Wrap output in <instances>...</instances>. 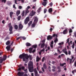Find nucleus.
I'll return each instance as SVG.
<instances>
[{
    "instance_id": "nucleus-52",
    "label": "nucleus",
    "mask_w": 76,
    "mask_h": 76,
    "mask_svg": "<svg viewBox=\"0 0 76 76\" xmlns=\"http://www.w3.org/2000/svg\"><path fill=\"white\" fill-rule=\"evenodd\" d=\"M74 66H75V67L76 66V61L75 62Z\"/></svg>"
},
{
    "instance_id": "nucleus-34",
    "label": "nucleus",
    "mask_w": 76,
    "mask_h": 76,
    "mask_svg": "<svg viewBox=\"0 0 76 76\" xmlns=\"http://www.w3.org/2000/svg\"><path fill=\"white\" fill-rule=\"evenodd\" d=\"M66 65V63H64L62 64H61L60 65L61 66H63L64 65Z\"/></svg>"
},
{
    "instance_id": "nucleus-9",
    "label": "nucleus",
    "mask_w": 76,
    "mask_h": 76,
    "mask_svg": "<svg viewBox=\"0 0 76 76\" xmlns=\"http://www.w3.org/2000/svg\"><path fill=\"white\" fill-rule=\"evenodd\" d=\"M68 29L66 28V29L64 30L63 31V34H67V32L68 31H67Z\"/></svg>"
},
{
    "instance_id": "nucleus-2",
    "label": "nucleus",
    "mask_w": 76,
    "mask_h": 76,
    "mask_svg": "<svg viewBox=\"0 0 76 76\" xmlns=\"http://www.w3.org/2000/svg\"><path fill=\"white\" fill-rule=\"evenodd\" d=\"M28 70L30 72H33L34 68H33V62L31 61H30L28 64Z\"/></svg>"
},
{
    "instance_id": "nucleus-29",
    "label": "nucleus",
    "mask_w": 76,
    "mask_h": 76,
    "mask_svg": "<svg viewBox=\"0 0 76 76\" xmlns=\"http://www.w3.org/2000/svg\"><path fill=\"white\" fill-rule=\"evenodd\" d=\"M7 58V56H5L3 58V59L4 61L6 60Z\"/></svg>"
},
{
    "instance_id": "nucleus-38",
    "label": "nucleus",
    "mask_w": 76,
    "mask_h": 76,
    "mask_svg": "<svg viewBox=\"0 0 76 76\" xmlns=\"http://www.w3.org/2000/svg\"><path fill=\"white\" fill-rule=\"evenodd\" d=\"M21 18V16H19L18 17V20H20Z\"/></svg>"
},
{
    "instance_id": "nucleus-50",
    "label": "nucleus",
    "mask_w": 76,
    "mask_h": 76,
    "mask_svg": "<svg viewBox=\"0 0 76 76\" xmlns=\"http://www.w3.org/2000/svg\"><path fill=\"white\" fill-rule=\"evenodd\" d=\"M72 30L71 29H70L69 30V33H72Z\"/></svg>"
},
{
    "instance_id": "nucleus-8",
    "label": "nucleus",
    "mask_w": 76,
    "mask_h": 76,
    "mask_svg": "<svg viewBox=\"0 0 76 76\" xmlns=\"http://www.w3.org/2000/svg\"><path fill=\"white\" fill-rule=\"evenodd\" d=\"M11 45H9V46H7V47H6V49H7V51H9L10 50V47Z\"/></svg>"
},
{
    "instance_id": "nucleus-28",
    "label": "nucleus",
    "mask_w": 76,
    "mask_h": 76,
    "mask_svg": "<svg viewBox=\"0 0 76 76\" xmlns=\"http://www.w3.org/2000/svg\"><path fill=\"white\" fill-rule=\"evenodd\" d=\"M67 42H66V44H67V43L69 45H70V43H69V39H68L67 40Z\"/></svg>"
},
{
    "instance_id": "nucleus-41",
    "label": "nucleus",
    "mask_w": 76,
    "mask_h": 76,
    "mask_svg": "<svg viewBox=\"0 0 76 76\" xmlns=\"http://www.w3.org/2000/svg\"><path fill=\"white\" fill-rule=\"evenodd\" d=\"M75 44H73V45H72V48H75Z\"/></svg>"
},
{
    "instance_id": "nucleus-63",
    "label": "nucleus",
    "mask_w": 76,
    "mask_h": 76,
    "mask_svg": "<svg viewBox=\"0 0 76 76\" xmlns=\"http://www.w3.org/2000/svg\"><path fill=\"white\" fill-rule=\"evenodd\" d=\"M7 4H8V5H10V2H8Z\"/></svg>"
},
{
    "instance_id": "nucleus-51",
    "label": "nucleus",
    "mask_w": 76,
    "mask_h": 76,
    "mask_svg": "<svg viewBox=\"0 0 76 76\" xmlns=\"http://www.w3.org/2000/svg\"><path fill=\"white\" fill-rule=\"evenodd\" d=\"M18 7L20 9H21L22 8V7L21 6H19Z\"/></svg>"
},
{
    "instance_id": "nucleus-10",
    "label": "nucleus",
    "mask_w": 76,
    "mask_h": 76,
    "mask_svg": "<svg viewBox=\"0 0 76 76\" xmlns=\"http://www.w3.org/2000/svg\"><path fill=\"white\" fill-rule=\"evenodd\" d=\"M53 37V36H51L50 35H49L47 37V39L48 40H51V39H52V37Z\"/></svg>"
},
{
    "instance_id": "nucleus-4",
    "label": "nucleus",
    "mask_w": 76,
    "mask_h": 76,
    "mask_svg": "<svg viewBox=\"0 0 76 76\" xmlns=\"http://www.w3.org/2000/svg\"><path fill=\"white\" fill-rule=\"evenodd\" d=\"M29 21V17H27L26 19L25 20L24 23L25 24H27L28 22Z\"/></svg>"
},
{
    "instance_id": "nucleus-7",
    "label": "nucleus",
    "mask_w": 76,
    "mask_h": 76,
    "mask_svg": "<svg viewBox=\"0 0 76 76\" xmlns=\"http://www.w3.org/2000/svg\"><path fill=\"white\" fill-rule=\"evenodd\" d=\"M34 72L35 73V75L36 76H39V75L38 74V72L37 70V69H35L34 70Z\"/></svg>"
},
{
    "instance_id": "nucleus-23",
    "label": "nucleus",
    "mask_w": 76,
    "mask_h": 76,
    "mask_svg": "<svg viewBox=\"0 0 76 76\" xmlns=\"http://www.w3.org/2000/svg\"><path fill=\"white\" fill-rule=\"evenodd\" d=\"M43 67H44V69H47V66H46V65L45 63L43 64Z\"/></svg>"
},
{
    "instance_id": "nucleus-20",
    "label": "nucleus",
    "mask_w": 76,
    "mask_h": 76,
    "mask_svg": "<svg viewBox=\"0 0 76 76\" xmlns=\"http://www.w3.org/2000/svg\"><path fill=\"white\" fill-rule=\"evenodd\" d=\"M53 41H52L51 42L50 44V47L51 48H53Z\"/></svg>"
},
{
    "instance_id": "nucleus-60",
    "label": "nucleus",
    "mask_w": 76,
    "mask_h": 76,
    "mask_svg": "<svg viewBox=\"0 0 76 76\" xmlns=\"http://www.w3.org/2000/svg\"><path fill=\"white\" fill-rule=\"evenodd\" d=\"M45 50V49H44V48L43 49L41 50V51L42 52V51H44Z\"/></svg>"
},
{
    "instance_id": "nucleus-16",
    "label": "nucleus",
    "mask_w": 76,
    "mask_h": 76,
    "mask_svg": "<svg viewBox=\"0 0 76 76\" xmlns=\"http://www.w3.org/2000/svg\"><path fill=\"white\" fill-rule=\"evenodd\" d=\"M39 60H40V58H39L38 56H37L36 58V61H39Z\"/></svg>"
},
{
    "instance_id": "nucleus-64",
    "label": "nucleus",
    "mask_w": 76,
    "mask_h": 76,
    "mask_svg": "<svg viewBox=\"0 0 76 76\" xmlns=\"http://www.w3.org/2000/svg\"><path fill=\"white\" fill-rule=\"evenodd\" d=\"M21 69H25V67L24 66H22Z\"/></svg>"
},
{
    "instance_id": "nucleus-26",
    "label": "nucleus",
    "mask_w": 76,
    "mask_h": 76,
    "mask_svg": "<svg viewBox=\"0 0 76 76\" xmlns=\"http://www.w3.org/2000/svg\"><path fill=\"white\" fill-rule=\"evenodd\" d=\"M42 5L45 6H46V4H47V3L45 2H43L42 3Z\"/></svg>"
},
{
    "instance_id": "nucleus-40",
    "label": "nucleus",
    "mask_w": 76,
    "mask_h": 76,
    "mask_svg": "<svg viewBox=\"0 0 76 76\" xmlns=\"http://www.w3.org/2000/svg\"><path fill=\"white\" fill-rule=\"evenodd\" d=\"M47 9H45L44 10V13H46V12H47Z\"/></svg>"
},
{
    "instance_id": "nucleus-53",
    "label": "nucleus",
    "mask_w": 76,
    "mask_h": 76,
    "mask_svg": "<svg viewBox=\"0 0 76 76\" xmlns=\"http://www.w3.org/2000/svg\"><path fill=\"white\" fill-rule=\"evenodd\" d=\"M42 72H44L45 71L44 69V68H43V67H42Z\"/></svg>"
},
{
    "instance_id": "nucleus-19",
    "label": "nucleus",
    "mask_w": 76,
    "mask_h": 76,
    "mask_svg": "<svg viewBox=\"0 0 76 76\" xmlns=\"http://www.w3.org/2000/svg\"><path fill=\"white\" fill-rule=\"evenodd\" d=\"M33 48H30L29 49V51L30 53H32V49Z\"/></svg>"
},
{
    "instance_id": "nucleus-62",
    "label": "nucleus",
    "mask_w": 76,
    "mask_h": 76,
    "mask_svg": "<svg viewBox=\"0 0 76 76\" xmlns=\"http://www.w3.org/2000/svg\"><path fill=\"white\" fill-rule=\"evenodd\" d=\"M52 72H55V71H56V70L54 69H52Z\"/></svg>"
},
{
    "instance_id": "nucleus-36",
    "label": "nucleus",
    "mask_w": 76,
    "mask_h": 76,
    "mask_svg": "<svg viewBox=\"0 0 76 76\" xmlns=\"http://www.w3.org/2000/svg\"><path fill=\"white\" fill-rule=\"evenodd\" d=\"M2 3H5L6 2V0H1Z\"/></svg>"
},
{
    "instance_id": "nucleus-39",
    "label": "nucleus",
    "mask_w": 76,
    "mask_h": 76,
    "mask_svg": "<svg viewBox=\"0 0 76 76\" xmlns=\"http://www.w3.org/2000/svg\"><path fill=\"white\" fill-rule=\"evenodd\" d=\"M24 71L26 73H28V69H24Z\"/></svg>"
},
{
    "instance_id": "nucleus-54",
    "label": "nucleus",
    "mask_w": 76,
    "mask_h": 76,
    "mask_svg": "<svg viewBox=\"0 0 76 76\" xmlns=\"http://www.w3.org/2000/svg\"><path fill=\"white\" fill-rule=\"evenodd\" d=\"M70 58H68L67 59V61H69V60H70Z\"/></svg>"
},
{
    "instance_id": "nucleus-32",
    "label": "nucleus",
    "mask_w": 76,
    "mask_h": 76,
    "mask_svg": "<svg viewBox=\"0 0 76 76\" xmlns=\"http://www.w3.org/2000/svg\"><path fill=\"white\" fill-rule=\"evenodd\" d=\"M35 26V23H34L33 24H32V27H33V28H34Z\"/></svg>"
},
{
    "instance_id": "nucleus-6",
    "label": "nucleus",
    "mask_w": 76,
    "mask_h": 76,
    "mask_svg": "<svg viewBox=\"0 0 76 76\" xmlns=\"http://www.w3.org/2000/svg\"><path fill=\"white\" fill-rule=\"evenodd\" d=\"M35 12L32 11L31 12L30 14L29 15L30 16H33L35 15Z\"/></svg>"
},
{
    "instance_id": "nucleus-15",
    "label": "nucleus",
    "mask_w": 76,
    "mask_h": 76,
    "mask_svg": "<svg viewBox=\"0 0 76 76\" xmlns=\"http://www.w3.org/2000/svg\"><path fill=\"white\" fill-rule=\"evenodd\" d=\"M74 61H75V59H74L73 61L72 62V59H69L70 64H72V63H73V62H74Z\"/></svg>"
},
{
    "instance_id": "nucleus-31",
    "label": "nucleus",
    "mask_w": 76,
    "mask_h": 76,
    "mask_svg": "<svg viewBox=\"0 0 76 76\" xmlns=\"http://www.w3.org/2000/svg\"><path fill=\"white\" fill-rule=\"evenodd\" d=\"M53 37L57 38V35L56 34H54L53 35Z\"/></svg>"
},
{
    "instance_id": "nucleus-55",
    "label": "nucleus",
    "mask_w": 76,
    "mask_h": 76,
    "mask_svg": "<svg viewBox=\"0 0 76 76\" xmlns=\"http://www.w3.org/2000/svg\"><path fill=\"white\" fill-rule=\"evenodd\" d=\"M20 38H21V37H18V38H17V40H18V39H20Z\"/></svg>"
},
{
    "instance_id": "nucleus-47",
    "label": "nucleus",
    "mask_w": 76,
    "mask_h": 76,
    "mask_svg": "<svg viewBox=\"0 0 76 76\" xmlns=\"http://www.w3.org/2000/svg\"><path fill=\"white\" fill-rule=\"evenodd\" d=\"M48 69L49 70V72H51V68L50 67V66H49Z\"/></svg>"
},
{
    "instance_id": "nucleus-17",
    "label": "nucleus",
    "mask_w": 76,
    "mask_h": 76,
    "mask_svg": "<svg viewBox=\"0 0 76 76\" xmlns=\"http://www.w3.org/2000/svg\"><path fill=\"white\" fill-rule=\"evenodd\" d=\"M1 57H0V63H2L3 61V58H1Z\"/></svg>"
},
{
    "instance_id": "nucleus-56",
    "label": "nucleus",
    "mask_w": 76,
    "mask_h": 76,
    "mask_svg": "<svg viewBox=\"0 0 76 76\" xmlns=\"http://www.w3.org/2000/svg\"><path fill=\"white\" fill-rule=\"evenodd\" d=\"M41 53H42V52L40 50L39 52V54L40 55H41Z\"/></svg>"
},
{
    "instance_id": "nucleus-42",
    "label": "nucleus",
    "mask_w": 76,
    "mask_h": 76,
    "mask_svg": "<svg viewBox=\"0 0 76 76\" xmlns=\"http://www.w3.org/2000/svg\"><path fill=\"white\" fill-rule=\"evenodd\" d=\"M68 54L69 55H71V51L70 50H69L68 51Z\"/></svg>"
},
{
    "instance_id": "nucleus-12",
    "label": "nucleus",
    "mask_w": 76,
    "mask_h": 76,
    "mask_svg": "<svg viewBox=\"0 0 76 76\" xmlns=\"http://www.w3.org/2000/svg\"><path fill=\"white\" fill-rule=\"evenodd\" d=\"M19 29H20V30H21V29H22L23 28V25H22V24H20L19 25Z\"/></svg>"
},
{
    "instance_id": "nucleus-22",
    "label": "nucleus",
    "mask_w": 76,
    "mask_h": 76,
    "mask_svg": "<svg viewBox=\"0 0 76 76\" xmlns=\"http://www.w3.org/2000/svg\"><path fill=\"white\" fill-rule=\"evenodd\" d=\"M29 11H28V10H27L26 9V13H25V15H27V13H29Z\"/></svg>"
},
{
    "instance_id": "nucleus-18",
    "label": "nucleus",
    "mask_w": 76,
    "mask_h": 76,
    "mask_svg": "<svg viewBox=\"0 0 76 76\" xmlns=\"http://www.w3.org/2000/svg\"><path fill=\"white\" fill-rule=\"evenodd\" d=\"M48 12L49 13H51L52 12H53V9L52 8H50L48 10Z\"/></svg>"
},
{
    "instance_id": "nucleus-43",
    "label": "nucleus",
    "mask_w": 76,
    "mask_h": 76,
    "mask_svg": "<svg viewBox=\"0 0 76 76\" xmlns=\"http://www.w3.org/2000/svg\"><path fill=\"white\" fill-rule=\"evenodd\" d=\"M31 7L29 6H28L27 8H26V9L27 10H28L29 9H30Z\"/></svg>"
},
{
    "instance_id": "nucleus-59",
    "label": "nucleus",
    "mask_w": 76,
    "mask_h": 76,
    "mask_svg": "<svg viewBox=\"0 0 76 76\" xmlns=\"http://www.w3.org/2000/svg\"><path fill=\"white\" fill-rule=\"evenodd\" d=\"M50 6L51 7V6H53V3H50Z\"/></svg>"
},
{
    "instance_id": "nucleus-35",
    "label": "nucleus",
    "mask_w": 76,
    "mask_h": 76,
    "mask_svg": "<svg viewBox=\"0 0 76 76\" xmlns=\"http://www.w3.org/2000/svg\"><path fill=\"white\" fill-rule=\"evenodd\" d=\"M37 45H33V46L32 48H37Z\"/></svg>"
},
{
    "instance_id": "nucleus-45",
    "label": "nucleus",
    "mask_w": 76,
    "mask_h": 76,
    "mask_svg": "<svg viewBox=\"0 0 76 76\" xmlns=\"http://www.w3.org/2000/svg\"><path fill=\"white\" fill-rule=\"evenodd\" d=\"M57 41H58V39H57V38H56L54 40V42L56 43V42H57Z\"/></svg>"
},
{
    "instance_id": "nucleus-33",
    "label": "nucleus",
    "mask_w": 76,
    "mask_h": 76,
    "mask_svg": "<svg viewBox=\"0 0 76 76\" xmlns=\"http://www.w3.org/2000/svg\"><path fill=\"white\" fill-rule=\"evenodd\" d=\"M31 45V44L29 43H26V46H30Z\"/></svg>"
},
{
    "instance_id": "nucleus-3",
    "label": "nucleus",
    "mask_w": 76,
    "mask_h": 76,
    "mask_svg": "<svg viewBox=\"0 0 76 76\" xmlns=\"http://www.w3.org/2000/svg\"><path fill=\"white\" fill-rule=\"evenodd\" d=\"M8 26L9 27V31H10V34H12V29L13 28L12 26H11V23H10L8 24Z\"/></svg>"
},
{
    "instance_id": "nucleus-21",
    "label": "nucleus",
    "mask_w": 76,
    "mask_h": 76,
    "mask_svg": "<svg viewBox=\"0 0 76 76\" xmlns=\"http://www.w3.org/2000/svg\"><path fill=\"white\" fill-rule=\"evenodd\" d=\"M10 41H8L6 42V45H9V44H10Z\"/></svg>"
},
{
    "instance_id": "nucleus-37",
    "label": "nucleus",
    "mask_w": 76,
    "mask_h": 76,
    "mask_svg": "<svg viewBox=\"0 0 76 76\" xmlns=\"http://www.w3.org/2000/svg\"><path fill=\"white\" fill-rule=\"evenodd\" d=\"M32 21H30L29 23H28V25L29 26H30V25H31V24H32Z\"/></svg>"
},
{
    "instance_id": "nucleus-27",
    "label": "nucleus",
    "mask_w": 76,
    "mask_h": 76,
    "mask_svg": "<svg viewBox=\"0 0 76 76\" xmlns=\"http://www.w3.org/2000/svg\"><path fill=\"white\" fill-rule=\"evenodd\" d=\"M13 14V12H10V17L12 18V15Z\"/></svg>"
},
{
    "instance_id": "nucleus-1",
    "label": "nucleus",
    "mask_w": 76,
    "mask_h": 76,
    "mask_svg": "<svg viewBox=\"0 0 76 76\" xmlns=\"http://www.w3.org/2000/svg\"><path fill=\"white\" fill-rule=\"evenodd\" d=\"M29 56L27 54L20 55L19 56V58H22L23 61H25V63H27L28 62V58H29Z\"/></svg>"
},
{
    "instance_id": "nucleus-24",
    "label": "nucleus",
    "mask_w": 76,
    "mask_h": 76,
    "mask_svg": "<svg viewBox=\"0 0 76 76\" xmlns=\"http://www.w3.org/2000/svg\"><path fill=\"white\" fill-rule=\"evenodd\" d=\"M22 16L23 17L25 15V11H23V12L22 14Z\"/></svg>"
},
{
    "instance_id": "nucleus-13",
    "label": "nucleus",
    "mask_w": 76,
    "mask_h": 76,
    "mask_svg": "<svg viewBox=\"0 0 76 76\" xmlns=\"http://www.w3.org/2000/svg\"><path fill=\"white\" fill-rule=\"evenodd\" d=\"M38 18H37V17H36L34 18V23H37V22H38Z\"/></svg>"
},
{
    "instance_id": "nucleus-57",
    "label": "nucleus",
    "mask_w": 76,
    "mask_h": 76,
    "mask_svg": "<svg viewBox=\"0 0 76 76\" xmlns=\"http://www.w3.org/2000/svg\"><path fill=\"white\" fill-rule=\"evenodd\" d=\"M17 0H15V4H17L18 3H17Z\"/></svg>"
},
{
    "instance_id": "nucleus-49",
    "label": "nucleus",
    "mask_w": 76,
    "mask_h": 76,
    "mask_svg": "<svg viewBox=\"0 0 76 76\" xmlns=\"http://www.w3.org/2000/svg\"><path fill=\"white\" fill-rule=\"evenodd\" d=\"M21 38H23V39L24 40V39H26V38L25 37H21Z\"/></svg>"
},
{
    "instance_id": "nucleus-14",
    "label": "nucleus",
    "mask_w": 76,
    "mask_h": 76,
    "mask_svg": "<svg viewBox=\"0 0 76 76\" xmlns=\"http://www.w3.org/2000/svg\"><path fill=\"white\" fill-rule=\"evenodd\" d=\"M20 13V10H18L16 12V15L18 16L19 15Z\"/></svg>"
},
{
    "instance_id": "nucleus-48",
    "label": "nucleus",
    "mask_w": 76,
    "mask_h": 76,
    "mask_svg": "<svg viewBox=\"0 0 76 76\" xmlns=\"http://www.w3.org/2000/svg\"><path fill=\"white\" fill-rule=\"evenodd\" d=\"M41 7H40V8H39L38 10V13H39V10H41Z\"/></svg>"
},
{
    "instance_id": "nucleus-11",
    "label": "nucleus",
    "mask_w": 76,
    "mask_h": 76,
    "mask_svg": "<svg viewBox=\"0 0 76 76\" xmlns=\"http://www.w3.org/2000/svg\"><path fill=\"white\" fill-rule=\"evenodd\" d=\"M63 51L64 53L66 54V55H67L68 53H67V50L66 49H64L63 50Z\"/></svg>"
},
{
    "instance_id": "nucleus-25",
    "label": "nucleus",
    "mask_w": 76,
    "mask_h": 76,
    "mask_svg": "<svg viewBox=\"0 0 76 76\" xmlns=\"http://www.w3.org/2000/svg\"><path fill=\"white\" fill-rule=\"evenodd\" d=\"M58 45H63L64 44V42H60L58 44Z\"/></svg>"
},
{
    "instance_id": "nucleus-30",
    "label": "nucleus",
    "mask_w": 76,
    "mask_h": 76,
    "mask_svg": "<svg viewBox=\"0 0 76 76\" xmlns=\"http://www.w3.org/2000/svg\"><path fill=\"white\" fill-rule=\"evenodd\" d=\"M14 28H15V29H17L18 28V26L17 25H15L14 26Z\"/></svg>"
},
{
    "instance_id": "nucleus-44",
    "label": "nucleus",
    "mask_w": 76,
    "mask_h": 76,
    "mask_svg": "<svg viewBox=\"0 0 76 76\" xmlns=\"http://www.w3.org/2000/svg\"><path fill=\"white\" fill-rule=\"evenodd\" d=\"M44 43H43V44H42L41 46V47L42 48H43V47H44Z\"/></svg>"
},
{
    "instance_id": "nucleus-46",
    "label": "nucleus",
    "mask_w": 76,
    "mask_h": 76,
    "mask_svg": "<svg viewBox=\"0 0 76 76\" xmlns=\"http://www.w3.org/2000/svg\"><path fill=\"white\" fill-rule=\"evenodd\" d=\"M45 60V58L44 57H43L42 60V62H43V61H44V60Z\"/></svg>"
},
{
    "instance_id": "nucleus-5",
    "label": "nucleus",
    "mask_w": 76,
    "mask_h": 76,
    "mask_svg": "<svg viewBox=\"0 0 76 76\" xmlns=\"http://www.w3.org/2000/svg\"><path fill=\"white\" fill-rule=\"evenodd\" d=\"M18 75L19 76H22L23 75V73L19 72L18 73ZM24 76H27V75L25 74Z\"/></svg>"
},
{
    "instance_id": "nucleus-58",
    "label": "nucleus",
    "mask_w": 76,
    "mask_h": 76,
    "mask_svg": "<svg viewBox=\"0 0 76 76\" xmlns=\"http://www.w3.org/2000/svg\"><path fill=\"white\" fill-rule=\"evenodd\" d=\"M13 8H14V9H16V7H15V5L14 4L13 5Z\"/></svg>"
},
{
    "instance_id": "nucleus-61",
    "label": "nucleus",
    "mask_w": 76,
    "mask_h": 76,
    "mask_svg": "<svg viewBox=\"0 0 76 76\" xmlns=\"http://www.w3.org/2000/svg\"><path fill=\"white\" fill-rule=\"evenodd\" d=\"M52 68H53V69H56V66H52Z\"/></svg>"
}]
</instances>
